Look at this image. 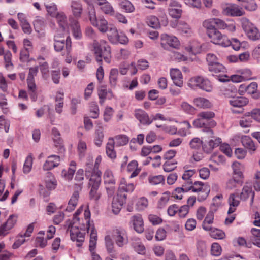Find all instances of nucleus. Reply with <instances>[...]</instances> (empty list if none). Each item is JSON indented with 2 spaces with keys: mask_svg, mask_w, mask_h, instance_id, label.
Wrapping results in <instances>:
<instances>
[{
  "mask_svg": "<svg viewBox=\"0 0 260 260\" xmlns=\"http://www.w3.org/2000/svg\"><path fill=\"white\" fill-rule=\"evenodd\" d=\"M177 164V161L174 160H167L163 165L164 170L165 172H170L176 168Z\"/></svg>",
  "mask_w": 260,
  "mask_h": 260,
  "instance_id": "46",
  "label": "nucleus"
},
{
  "mask_svg": "<svg viewBox=\"0 0 260 260\" xmlns=\"http://www.w3.org/2000/svg\"><path fill=\"white\" fill-rule=\"evenodd\" d=\"M72 8L73 14L77 17H80L82 12V7L80 3L74 1L72 3Z\"/></svg>",
  "mask_w": 260,
  "mask_h": 260,
  "instance_id": "49",
  "label": "nucleus"
},
{
  "mask_svg": "<svg viewBox=\"0 0 260 260\" xmlns=\"http://www.w3.org/2000/svg\"><path fill=\"white\" fill-rule=\"evenodd\" d=\"M129 223L137 233H142L144 232V221L141 215L137 214L132 216L130 218Z\"/></svg>",
  "mask_w": 260,
  "mask_h": 260,
  "instance_id": "9",
  "label": "nucleus"
},
{
  "mask_svg": "<svg viewBox=\"0 0 260 260\" xmlns=\"http://www.w3.org/2000/svg\"><path fill=\"white\" fill-rule=\"evenodd\" d=\"M79 197V194L77 193V192H73L67 207V211L71 212L75 209L77 205Z\"/></svg>",
  "mask_w": 260,
  "mask_h": 260,
  "instance_id": "25",
  "label": "nucleus"
},
{
  "mask_svg": "<svg viewBox=\"0 0 260 260\" xmlns=\"http://www.w3.org/2000/svg\"><path fill=\"white\" fill-rule=\"evenodd\" d=\"M104 137L103 127L100 124L96 126L94 134V143L97 146L100 147L101 145Z\"/></svg>",
  "mask_w": 260,
  "mask_h": 260,
  "instance_id": "18",
  "label": "nucleus"
},
{
  "mask_svg": "<svg viewBox=\"0 0 260 260\" xmlns=\"http://www.w3.org/2000/svg\"><path fill=\"white\" fill-rule=\"evenodd\" d=\"M112 237L116 244L119 247H122L128 242V238L126 230L123 228L114 229Z\"/></svg>",
  "mask_w": 260,
  "mask_h": 260,
  "instance_id": "6",
  "label": "nucleus"
},
{
  "mask_svg": "<svg viewBox=\"0 0 260 260\" xmlns=\"http://www.w3.org/2000/svg\"><path fill=\"white\" fill-rule=\"evenodd\" d=\"M105 246L107 251L112 258H116L117 253L114 249V243L110 236L107 235L105 237Z\"/></svg>",
  "mask_w": 260,
  "mask_h": 260,
  "instance_id": "16",
  "label": "nucleus"
},
{
  "mask_svg": "<svg viewBox=\"0 0 260 260\" xmlns=\"http://www.w3.org/2000/svg\"><path fill=\"white\" fill-rule=\"evenodd\" d=\"M246 35L248 38L252 40H257L260 38V33L257 28L255 26L247 32Z\"/></svg>",
  "mask_w": 260,
  "mask_h": 260,
  "instance_id": "54",
  "label": "nucleus"
},
{
  "mask_svg": "<svg viewBox=\"0 0 260 260\" xmlns=\"http://www.w3.org/2000/svg\"><path fill=\"white\" fill-rule=\"evenodd\" d=\"M107 31L108 38L111 43L126 44L128 42L127 36L122 32H119L115 27H110Z\"/></svg>",
  "mask_w": 260,
  "mask_h": 260,
  "instance_id": "4",
  "label": "nucleus"
},
{
  "mask_svg": "<svg viewBox=\"0 0 260 260\" xmlns=\"http://www.w3.org/2000/svg\"><path fill=\"white\" fill-rule=\"evenodd\" d=\"M241 143L243 147L251 154H254L257 149V146L252 139L248 136H244L241 138Z\"/></svg>",
  "mask_w": 260,
  "mask_h": 260,
  "instance_id": "13",
  "label": "nucleus"
},
{
  "mask_svg": "<svg viewBox=\"0 0 260 260\" xmlns=\"http://www.w3.org/2000/svg\"><path fill=\"white\" fill-rule=\"evenodd\" d=\"M114 139L115 140V144L117 146H124L126 145L128 141V138L124 135H120L115 137Z\"/></svg>",
  "mask_w": 260,
  "mask_h": 260,
  "instance_id": "52",
  "label": "nucleus"
},
{
  "mask_svg": "<svg viewBox=\"0 0 260 260\" xmlns=\"http://www.w3.org/2000/svg\"><path fill=\"white\" fill-rule=\"evenodd\" d=\"M214 220V214L212 212H209L206 215L204 221L202 223V227L205 231L211 229L210 224H212Z\"/></svg>",
  "mask_w": 260,
  "mask_h": 260,
  "instance_id": "32",
  "label": "nucleus"
},
{
  "mask_svg": "<svg viewBox=\"0 0 260 260\" xmlns=\"http://www.w3.org/2000/svg\"><path fill=\"white\" fill-rule=\"evenodd\" d=\"M97 4L100 6L101 9L107 14L113 15L114 11L110 3L106 0H98Z\"/></svg>",
  "mask_w": 260,
  "mask_h": 260,
  "instance_id": "22",
  "label": "nucleus"
},
{
  "mask_svg": "<svg viewBox=\"0 0 260 260\" xmlns=\"http://www.w3.org/2000/svg\"><path fill=\"white\" fill-rule=\"evenodd\" d=\"M104 182L106 184L114 185L115 184V180L114 178L112 171L110 170H106L104 174Z\"/></svg>",
  "mask_w": 260,
  "mask_h": 260,
  "instance_id": "42",
  "label": "nucleus"
},
{
  "mask_svg": "<svg viewBox=\"0 0 260 260\" xmlns=\"http://www.w3.org/2000/svg\"><path fill=\"white\" fill-rule=\"evenodd\" d=\"M146 22L150 27L157 28L159 27L158 19L155 16H150L147 18Z\"/></svg>",
  "mask_w": 260,
  "mask_h": 260,
  "instance_id": "53",
  "label": "nucleus"
},
{
  "mask_svg": "<svg viewBox=\"0 0 260 260\" xmlns=\"http://www.w3.org/2000/svg\"><path fill=\"white\" fill-rule=\"evenodd\" d=\"M208 36L211 39V42L214 44L222 47L229 46L231 44L230 40L226 36L222 35L217 29L213 31H211Z\"/></svg>",
  "mask_w": 260,
  "mask_h": 260,
  "instance_id": "7",
  "label": "nucleus"
},
{
  "mask_svg": "<svg viewBox=\"0 0 260 260\" xmlns=\"http://www.w3.org/2000/svg\"><path fill=\"white\" fill-rule=\"evenodd\" d=\"M241 23L242 28L246 34L254 27V25L246 18H242L241 19Z\"/></svg>",
  "mask_w": 260,
  "mask_h": 260,
  "instance_id": "55",
  "label": "nucleus"
},
{
  "mask_svg": "<svg viewBox=\"0 0 260 260\" xmlns=\"http://www.w3.org/2000/svg\"><path fill=\"white\" fill-rule=\"evenodd\" d=\"M40 71L42 75V77L47 80L48 78L49 66L47 62L40 63Z\"/></svg>",
  "mask_w": 260,
  "mask_h": 260,
  "instance_id": "61",
  "label": "nucleus"
},
{
  "mask_svg": "<svg viewBox=\"0 0 260 260\" xmlns=\"http://www.w3.org/2000/svg\"><path fill=\"white\" fill-rule=\"evenodd\" d=\"M249 100L245 97H236L233 98L230 100L229 102L231 105L235 107H242L246 105L248 103Z\"/></svg>",
  "mask_w": 260,
  "mask_h": 260,
  "instance_id": "20",
  "label": "nucleus"
},
{
  "mask_svg": "<svg viewBox=\"0 0 260 260\" xmlns=\"http://www.w3.org/2000/svg\"><path fill=\"white\" fill-rule=\"evenodd\" d=\"M60 157L56 155H52L48 157L45 162L43 168L44 170H50L58 166L60 163Z\"/></svg>",
  "mask_w": 260,
  "mask_h": 260,
  "instance_id": "12",
  "label": "nucleus"
},
{
  "mask_svg": "<svg viewBox=\"0 0 260 260\" xmlns=\"http://www.w3.org/2000/svg\"><path fill=\"white\" fill-rule=\"evenodd\" d=\"M94 26L97 27L99 30L102 32L107 31L110 28L108 25V22L102 17H99L98 18V21Z\"/></svg>",
  "mask_w": 260,
  "mask_h": 260,
  "instance_id": "31",
  "label": "nucleus"
},
{
  "mask_svg": "<svg viewBox=\"0 0 260 260\" xmlns=\"http://www.w3.org/2000/svg\"><path fill=\"white\" fill-rule=\"evenodd\" d=\"M237 198H238V196L234 193L230 196L229 198V203L230 205V208L228 210L229 214L234 212L236 210V207L239 205V201Z\"/></svg>",
  "mask_w": 260,
  "mask_h": 260,
  "instance_id": "23",
  "label": "nucleus"
},
{
  "mask_svg": "<svg viewBox=\"0 0 260 260\" xmlns=\"http://www.w3.org/2000/svg\"><path fill=\"white\" fill-rule=\"evenodd\" d=\"M213 18L206 20L203 22V26L207 29V35H209V32L211 31H214L217 29L215 28V25L214 23H213Z\"/></svg>",
  "mask_w": 260,
  "mask_h": 260,
  "instance_id": "57",
  "label": "nucleus"
},
{
  "mask_svg": "<svg viewBox=\"0 0 260 260\" xmlns=\"http://www.w3.org/2000/svg\"><path fill=\"white\" fill-rule=\"evenodd\" d=\"M63 93L58 92L56 95L55 101L57 103L55 105V110L56 112L61 113L62 111L63 106Z\"/></svg>",
  "mask_w": 260,
  "mask_h": 260,
  "instance_id": "39",
  "label": "nucleus"
},
{
  "mask_svg": "<svg viewBox=\"0 0 260 260\" xmlns=\"http://www.w3.org/2000/svg\"><path fill=\"white\" fill-rule=\"evenodd\" d=\"M243 183V179L234 176L228 181L226 183V187L231 189L235 187L242 186Z\"/></svg>",
  "mask_w": 260,
  "mask_h": 260,
  "instance_id": "26",
  "label": "nucleus"
},
{
  "mask_svg": "<svg viewBox=\"0 0 260 260\" xmlns=\"http://www.w3.org/2000/svg\"><path fill=\"white\" fill-rule=\"evenodd\" d=\"M134 189V185L133 183H126L125 179H121L119 186L118 190H123L126 192H132Z\"/></svg>",
  "mask_w": 260,
  "mask_h": 260,
  "instance_id": "33",
  "label": "nucleus"
},
{
  "mask_svg": "<svg viewBox=\"0 0 260 260\" xmlns=\"http://www.w3.org/2000/svg\"><path fill=\"white\" fill-rule=\"evenodd\" d=\"M215 116V114L212 111H203L198 114L197 117H201L207 123L211 121V119Z\"/></svg>",
  "mask_w": 260,
  "mask_h": 260,
  "instance_id": "45",
  "label": "nucleus"
},
{
  "mask_svg": "<svg viewBox=\"0 0 260 260\" xmlns=\"http://www.w3.org/2000/svg\"><path fill=\"white\" fill-rule=\"evenodd\" d=\"M28 49H22L20 53L19 59L22 62H29V52Z\"/></svg>",
  "mask_w": 260,
  "mask_h": 260,
  "instance_id": "63",
  "label": "nucleus"
},
{
  "mask_svg": "<svg viewBox=\"0 0 260 260\" xmlns=\"http://www.w3.org/2000/svg\"><path fill=\"white\" fill-rule=\"evenodd\" d=\"M66 51V58L65 61L68 63H70L72 61V58L70 55L72 50V42L71 39L69 36L66 38V48L64 50Z\"/></svg>",
  "mask_w": 260,
  "mask_h": 260,
  "instance_id": "34",
  "label": "nucleus"
},
{
  "mask_svg": "<svg viewBox=\"0 0 260 260\" xmlns=\"http://www.w3.org/2000/svg\"><path fill=\"white\" fill-rule=\"evenodd\" d=\"M54 17L56 18L62 30H64L67 25V17L62 12L58 13Z\"/></svg>",
  "mask_w": 260,
  "mask_h": 260,
  "instance_id": "44",
  "label": "nucleus"
},
{
  "mask_svg": "<svg viewBox=\"0 0 260 260\" xmlns=\"http://www.w3.org/2000/svg\"><path fill=\"white\" fill-rule=\"evenodd\" d=\"M193 124L196 127H204L206 131L212 135L213 134V132L211 127L215 126L216 123L214 120H211L206 123L201 117H198L194 120Z\"/></svg>",
  "mask_w": 260,
  "mask_h": 260,
  "instance_id": "10",
  "label": "nucleus"
},
{
  "mask_svg": "<svg viewBox=\"0 0 260 260\" xmlns=\"http://www.w3.org/2000/svg\"><path fill=\"white\" fill-rule=\"evenodd\" d=\"M90 233V241L89 249L90 252H95V249L96 245L98 239L97 232L94 225L91 227Z\"/></svg>",
  "mask_w": 260,
  "mask_h": 260,
  "instance_id": "17",
  "label": "nucleus"
},
{
  "mask_svg": "<svg viewBox=\"0 0 260 260\" xmlns=\"http://www.w3.org/2000/svg\"><path fill=\"white\" fill-rule=\"evenodd\" d=\"M85 220H86V225H83L80 226V229L83 231H85V229H87V232H89L90 229H91V227L94 225L93 224H91L90 222L89 219L90 218V212L88 209L85 210L84 213Z\"/></svg>",
  "mask_w": 260,
  "mask_h": 260,
  "instance_id": "40",
  "label": "nucleus"
},
{
  "mask_svg": "<svg viewBox=\"0 0 260 260\" xmlns=\"http://www.w3.org/2000/svg\"><path fill=\"white\" fill-rule=\"evenodd\" d=\"M190 81V83H188V86L191 88H194V86H196L207 92H211L212 90L213 87L210 81L203 77H195L192 78Z\"/></svg>",
  "mask_w": 260,
  "mask_h": 260,
  "instance_id": "5",
  "label": "nucleus"
},
{
  "mask_svg": "<svg viewBox=\"0 0 260 260\" xmlns=\"http://www.w3.org/2000/svg\"><path fill=\"white\" fill-rule=\"evenodd\" d=\"M209 71L214 73H224L226 69L223 65L219 62L211 65L208 67Z\"/></svg>",
  "mask_w": 260,
  "mask_h": 260,
  "instance_id": "43",
  "label": "nucleus"
},
{
  "mask_svg": "<svg viewBox=\"0 0 260 260\" xmlns=\"http://www.w3.org/2000/svg\"><path fill=\"white\" fill-rule=\"evenodd\" d=\"M197 252L200 256H204L206 254V245L204 241L199 240L197 243Z\"/></svg>",
  "mask_w": 260,
  "mask_h": 260,
  "instance_id": "48",
  "label": "nucleus"
},
{
  "mask_svg": "<svg viewBox=\"0 0 260 260\" xmlns=\"http://www.w3.org/2000/svg\"><path fill=\"white\" fill-rule=\"evenodd\" d=\"M135 117L141 124L144 125H149L153 121V119L149 118L148 114L140 109L135 110Z\"/></svg>",
  "mask_w": 260,
  "mask_h": 260,
  "instance_id": "11",
  "label": "nucleus"
},
{
  "mask_svg": "<svg viewBox=\"0 0 260 260\" xmlns=\"http://www.w3.org/2000/svg\"><path fill=\"white\" fill-rule=\"evenodd\" d=\"M32 157L31 156H28L24 162L23 171L24 173L27 174L29 173L32 167Z\"/></svg>",
  "mask_w": 260,
  "mask_h": 260,
  "instance_id": "58",
  "label": "nucleus"
},
{
  "mask_svg": "<svg viewBox=\"0 0 260 260\" xmlns=\"http://www.w3.org/2000/svg\"><path fill=\"white\" fill-rule=\"evenodd\" d=\"M232 168L234 172V174L237 175V177L243 179V173L241 171V164L238 162H234L232 164Z\"/></svg>",
  "mask_w": 260,
  "mask_h": 260,
  "instance_id": "60",
  "label": "nucleus"
},
{
  "mask_svg": "<svg viewBox=\"0 0 260 260\" xmlns=\"http://www.w3.org/2000/svg\"><path fill=\"white\" fill-rule=\"evenodd\" d=\"M94 52L96 55V60L101 62L102 58L107 63L111 61V49L107 41L101 40L100 42L94 40L93 42Z\"/></svg>",
  "mask_w": 260,
  "mask_h": 260,
  "instance_id": "1",
  "label": "nucleus"
},
{
  "mask_svg": "<svg viewBox=\"0 0 260 260\" xmlns=\"http://www.w3.org/2000/svg\"><path fill=\"white\" fill-rule=\"evenodd\" d=\"M139 241V239L138 240ZM133 247L138 253L143 254L145 253L146 249L144 245L140 242L137 241L133 243Z\"/></svg>",
  "mask_w": 260,
  "mask_h": 260,
  "instance_id": "59",
  "label": "nucleus"
},
{
  "mask_svg": "<svg viewBox=\"0 0 260 260\" xmlns=\"http://www.w3.org/2000/svg\"><path fill=\"white\" fill-rule=\"evenodd\" d=\"M118 71L117 69H112L110 72L109 84L112 87H115L117 84Z\"/></svg>",
  "mask_w": 260,
  "mask_h": 260,
  "instance_id": "36",
  "label": "nucleus"
},
{
  "mask_svg": "<svg viewBox=\"0 0 260 260\" xmlns=\"http://www.w3.org/2000/svg\"><path fill=\"white\" fill-rule=\"evenodd\" d=\"M170 76L175 85L181 87L183 86V81L181 71L177 69H172L170 71Z\"/></svg>",
  "mask_w": 260,
  "mask_h": 260,
  "instance_id": "14",
  "label": "nucleus"
},
{
  "mask_svg": "<svg viewBox=\"0 0 260 260\" xmlns=\"http://www.w3.org/2000/svg\"><path fill=\"white\" fill-rule=\"evenodd\" d=\"M252 123V119L249 113H247L239 120L240 125L244 128L250 127Z\"/></svg>",
  "mask_w": 260,
  "mask_h": 260,
  "instance_id": "37",
  "label": "nucleus"
},
{
  "mask_svg": "<svg viewBox=\"0 0 260 260\" xmlns=\"http://www.w3.org/2000/svg\"><path fill=\"white\" fill-rule=\"evenodd\" d=\"M148 182L151 185H156L165 182V177L163 175L150 176L148 177Z\"/></svg>",
  "mask_w": 260,
  "mask_h": 260,
  "instance_id": "41",
  "label": "nucleus"
},
{
  "mask_svg": "<svg viewBox=\"0 0 260 260\" xmlns=\"http://www.w3.org/2000/svg\"><path fill=\"white\" fill-rule=\"evenodd\" d=\"M213 23L219 29H228L230 30L233 31L235 30V26L233 25H228L223 20L213 18Z\"/></svg>",
  "mask_w": 260,
  "mask_h": 260,
  "instance_id": "35",
  "label": "nucleus"
},
{
  "mask_svg": "<svg viewBox=\"0 0 260 260\" xmlns=\"http://www.w3.org/2000/svg\"><path fill=\"white\" fill-rule=\"evenodd\" d=\"M114 139L112 138L109 139V141L106 147V153L109 157L111 159L116 158V154L114 150Z\"/></svg>",
  "mask_w": 260,
  "mask_h": 260,
  "instance_id": "21",
  "label": "nucleus"
},
{
  "mask_svg": "<svg viewBox=\"0 0 260 260\" xmlns=\"http://www.w3.org/2000/svg\"><path fill=\"white\" fill-rule=\"evenodd\" d=\"M225 14L232 16H240L243 15L242 11L235 5H230L224 9Z\"/></svg>",
  "mask_w": 260,
  "mask_h": 260,
  "instance_id": "24",
  "label": "nucleus"
},
{
  "mask_svg": "<svg viewBox=\"0 0 260 260\" xmlns=\"http://www.w3.org/2000/svg\"><path fill=\"white\" fill-rule=\"evenodd\" d=\"M47 175L48 177H52V179H46L45 180L46 188L50 190L55 189L56 186V181L53 178L52 174L50 172H47Z\"/></svg>",
  "mask_w": 260,
  "mask_h": 260,
  "instance_id": "50",
  "label": "nucleus"
},
{
  "mask_svg": "<svg viewBox=\"0 0 260 260\" xmlns=\"http://www.w3.org/2000/svg\"><path fill=\"white\" fill-rule=\"evenodd\" d=\"M102 172L100 170H95L89 179L88 185L90 188L89 197L90 199L98 201L101 198V193L98 191L101 182Z\"/></svg>",
  "mask_w": 260,
  "mask_h": 260,
  "instance_id": "3",
  "label": "nucleus"
},
{
  "mask_svg": "<svg viewBox=\"0 0 260 260\" xmlns=\"http://www.w3.org/2000/svg\"><path fill=\"white\" fill-rule=\"evenodd\" d=\"M123 190H118L117 195L113 198L116 202L123 205L126 203L127 196Z\"/></svg>",
  "mask_w": 260,
  "mask_h": 260,
  "instance_id": "47",
  "label": "nucleus"
},
{
  "mask_svg": "<svg viewBox=\"0 0 260 260\" xmlns=\"http://www.w3.org/2000/svg\"><path fill=\"white\" fill-rule=\"evenodd\" d=\"M106 86H101L98 89V95L100 99L99 103L101 105L103 104L107 95Z\"/></svg>",
  "mask_w": 260,
  "mask_h": 260,
  "instance_id": "56",
  "label": "nucleus"
},
{
  "mask_svg": "<svg viewBox=\"0 0 260 260\" xmlns=\"http://www.w3.org/2000/svg\"><path fill=\"white\" fill-rule=\"evenodd\" d=\"M210 192V188L208 186L204 188L197 193V200L202 202L206 199Z\"/></svg>",
  "mask_w": 260,
  "mask_h": 260,
  "instance_id": "51",
  "label": "nucleus"
},
{
  "mask_svg": "<svg viewBox=\"0 0 260 260\" xmlns=\"http://www.w3.org/2000/svg\"><path fill=\"white\" fill-rule=\"evenodd\" d=\"M207 186H208V185L203 183L202 182L195 181L193 183L191 190L193 192L198 193Z\"/></svg>",
  "mask_w": 260,
  "mask_h": 260,
  "instance_id": "64",
  "label": "nucleus"
},
{
  "mask_svg": "<svg viewBox=\"0 0 260 260\" xmlns=\"http://www.w3.org/2000/svg\"><path fill=\"white\" fill-rule=\"evenodd\" d=\"M208 231H210V235L214 239H223L225 237L224 232L217 228L211 227V229Z\"/></svg>",
  "mask_w": 260,
  "mask_h": 260,
  "instance_id": "29",
  "label": "nucleus"
},
{
  "mask_svg": "<svg viewBox=\"0 0 260 260\" xmlns=\"http://www.w3.org/2000/svg\"><path fill=\"white\" fill-rule=\"evenodd\" d=\"M82 209H79L74 213L73 220L68 226L70 229L71 239L77 242V246L80 247L84 241L85 233H82L79 231V227L76 225L77 222L79 221L78 215L81 213Z\"/></svg>",
  "mask_w": 260,
  "mask_h": 260,
  "instance_id": "2",
  "label": "nucleus"
},
{
  "mask_svg": "<svg viewBox=\"0 0 260 260\" xmlns=\"http://www.w3.org/2000/svg\"><path fill=\"white\" fill-rule=\"evenodd\" d=\"M161 40V46L166 50H169L170 48H178L180 45L178 39L174 36L162 34Z\"/></svg>",
  "mask_w": 260,
  "mask_h": 260,
  "instance_id": "8",
  "label": "nucleus"
},
{
  "mask_svg": "<svg viewBox=\"0 0 260 260\" xmlns=\"http://www.w3.org/2000/svg\"><path fill=\"white\" fill-rule=\"evenodd\" d=\"M121 9L125 12L131 13L134 11L135 7L132 3L128 0H122L119 4Z\"/></svg>",
  "mask_w": 260,
  "mask_h": 260,
  "instance_id": "30",
  "label": "nucleus"
},
{
  "mask_svg": "<svg viewBox=\"0 0 260 260\" xmlns=\"http://www.w3.org/2000/svg\"><path fill=\"white\" fill-rule=\"evenodd\" d=\"M76 163L74 161H71L70 164V167L67 171L63 170L61 172V175L66 179L71 180L73 178V175L76 170Z\"/></svg>",
  "mask_w": 260,
  "mask_h": 260,
  "instance_id": "19",
  "label": "nucleus"
},
{
  "mask_svg": "<svg viewBox=\"0 0 260 260\" xmlns=\"http://www.w3.org/2000/svg\"><path fill=\"white\" fill-rule=\"evenodd\" d=\"M254 196V193L252 191V188L248 186H244L243 187L242 191L240 194V199L243 200H246L249 197H251V201L253 202Z\"/></svg>",
  "mask_w": 260,
  "mask_h": 260,
  "instance_id": "28",
  "label": "nucleus"
},
{
  "mask_svg": "<svg viewBox=\"0 0 260 260\" xmlns=\"http://www.w3.org/2000/svg\"><path fill=\"white\" fill-rule=\"evenodd\" d=\"M203 142L199 138H193L189 143L190 147L191 149H198L203 145Z\"/></svg>",
  "mask_w": 260,
  "mask_h": 260,
  "instance_id": "62",
  "label": "nucleus"
},
{
  "mask_svg": "<svg viewBox=\"0 0 260 260\" xmlns=\"http://www.w3.org/2000/svg\"><path fill=\"white\" fill-rule=\"evenodd\" d=\"M193 103L197 107L201 108H208L211 106V103L208 100L202 97L195 98Z\"/></svg>",
  "mask_w": 260,
  "mask_h": 260,
  "instance_id": "27",
  "label": "nucleus"
},
{
  "mask_svg": "<svg viewBox=\"0 0 260 260\" xmlns=\"http://www.w3.org/2000/svg\"><path fill=\"white\" fill-rule=\"evenodd\" d=\"M221 143V139L219 138H216L214 140L211 139L207 143H203L202 145L203 150L207 153H210L214 148L218 146Z\"/></svg>",
  "mask_w": 260,
  "mask_h": 260,
  "instance_id": "15",
  "label": "nucleus"
},
{
  "mask_svg": "<svg viewBox=\"0 0 260 260\" xmlns=\"http://www.w3.org/2000/svg\"><path fill=\"white\" fill-rule=\"evenodd\" d=\"M71 27L74 37L77 39H80L82 37V32L78 22L74 20L72 22Z\"/></svg>",
  "mask_w": 260,
  "mask_h": 260,
  "instance_id": "38",
  "label": "nucleus"
}]
</instances>
